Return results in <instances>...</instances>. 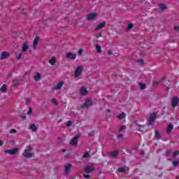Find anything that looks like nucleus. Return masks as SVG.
I'll use <instances>...</instances> for the list:
<instances>
[{
  "mask_svg": "<svg viewBox=\"0 0 179 179\" xmlns=\"http://www.w3.org/2000/svg\"><path fill=\"white\" fill-rule=\"evenodd\" d=\"M153 85H154V86H157V85H159V82H157V81H154V82H153Z\"/></svg>",
  "mask_w": 179,
  "mask_h": 179,
  "instance_id": "46",
  "label": "nucleus"
},
{
  "mask_svg": "<svg viewBox=\"0 0 179 179\" xmlns=\"http://www.w3.org/2000/svg\"><path fill=\"white\" fill-rule=\"evenodd\" d=\"M103 35L101 34H97L95 35L96 38H100Z\"/></svg>",
  "mask_w": 179,
  "mask_h": 179,
  "instance_id": "38",
  "label": "nucleus"
},
{
  "mask_svg": "<svg viewBox=\"0 0 179 179\" xmlns=\"http://www.w3.org/2000/svg\"><path fill=\"white\" fill-rule=\"evenodd\" d=\"M173 128L174 126L172 124H169L166 129V134H170L171 131H173Z\"/></svg>",
  "mask_w": 179,
  "mask_h": 179,
  "instance_id": "18",
  "label": "nucleus"
},
{
  "mask_svg": "<svg viewBox=\"0 0 179 179\" xmlns=\"http://www.w3.org/2000/svg\"><path fill=\"white\" fill-rule=\"evenodd\" d=\"M52 103H53V104H58L57 99H52Z\"/></svg>",
  "mask_w": 179,
  "mask_h": 179,
  "instance_id": "41",
  "label": "nucleus"
},
{
  "mask_svg": "<svg viewBox=\"0 0 179 179\" xmlns=\"http://www.w3.org/2000/svg\"><path fill=\"white\" fill-rule=\"evenodd\" d=\"M31 101V99H30V98H27L26 99V103L27 104H30Z\"/></svg>",
  "mask_w": 179,
  "mask_h": 179,
  "instance_id": "36",
  "label": "nucleus"
},
{
  "mask_svg": "<svg viewBox=\"0 0 179 179\" xmlns=\"http://www.w3.org/2000/svg\"><path fill=\"white\" fill-rule=\"evenodd\" d=\"M117 171H119V173H125L126 170H125V168L124 167H122V168H120Z\"/></svg>",
  "mask_w": 179,
  "mask_h": 179,
  "instance_id": "29",
  "label": "nucleus"
},
{
  "mask_svg": "<svg viewBox=\"0 0 179 179\" xmlns=\"http://www.w3.org/2000/svg\"><path fill=\"white\" fill-rule=\"evenodd\" d=\"M169 89H170V88H169V87H166V90H169Z\"/></svg>",
  "mask_w": 179,
  "mask_h": 179,
  "instance_id": "55",
  "label": "nucleus"
},
{
  "mask_svg": "<svg viewBox=\"0 0 179 179\" xmlns=\"http://www.w3.org/2000/svg\"><path fill=\"white\" fill-rule=\"evenodd\" d=\"M80 136L77 135L71 141V145L72 146H75V145H78V139H79Z\"/></svg>",
  "mask_w": 179,
  "mask_h": 179,
  "instance_id": "13",
  "label": "nucleus"
},
{
  "mask_svg": "<svg viewBox=\"0 0 179 179\" xmlns=\"http://www.w3.org/2000/svg\"><path fill=\"white\" fill-rule=\"evenodd\" d=\"M140 154L142 155V156H145V152L144 151H140Z\"/></svg>",
  "mask_w": 179,
  "mask_h": 179,
  "instance_id": "48",
  "label": "nucleus"
},
{
  "mask_svg": "<svg viewBox=\"0 0 179 179\" xmlns=\"http://www.w3.org/2000/svg\"><path fill=\"white\" fill-rule=\"evenodd\" d=\"M94 170V166H87L85 169V173H87V174H89V173H92V171H93Z\"/></svg>",
  "mask_w": 179,
  "mask_h": 179,
  "instance_id": "15",
  "label": "nucleus"
},
{
  "mask_svg": "<svg viewBox=\"0 0 179 179\" xmlns=\"http://www.w3.org/2000/svg\"><path fill=\"white\" fill-rule=\"evenodd\" d=\"M175 30H176V31H179V26L175 27Z\"/></svg>",
  "mask_w": 179,
  "mask_h": 179,
  "instance_id": "49",
  "label": "nucleus"
},
{
  "mask_svg": "<svg viewBox=\"0 0 179 179\" xmlns=\"http://www.w3.org/2000/svg\"><path fill=\"white\" fill-rule=\"evenodd\" d=\"M62 86H64V82H60L59 83H58L57 85V86L55 87V90H59V89H61V87H62Z\"/></svg>",
  "mask_w": 179,
  "mask_h": 179,
  "instance_id": "22",
  "label": "nucleus"
},
{
  "mask_svg": "<svg viewBox=\"0 0 179 179\" xmlns=\"http://www.w3.org/2000/svg\"><path fill=\"white\" fill-rule=\"evenodd\" d=\"M83 66L80 65L78 66L75 72H74V78H76V79H78V78H80V76H82V72H83Z\"/></svg>",
  "mask_w": 179,
  "mask_h": 179,
  "instance_id": "2",
  "label": "nucleus"
},
{
  "mask_svg": "<svg viewBox=\"0 0 179 179\" xmlns=\"http://www.w3.org/2000/svg\"><path fill=\"white\" fill-rule=\"evenodd\" d=\"M92 99H87L85 101V103H84L82 106V108H87L88 107H90V106H92Z\"/></svg>",
  "mask_w": 179,
  "mask_h": 179,
  "instance_id": "8",
  "label": "nucleus"
},
{
  "mask_svg": "<svg viewBox=\"0 0 179 179\" xmlns=\"http://www.w3.org/2000/svg\"><path fill=\"white\" fill-rule=\"evenodd\" d=\"M83 176L85 177V178H89L90 177V175H89V174H84Z\"/></svg>",
  "mask_w": 179,
  "mask_h": 179,
  "instance_id": "44",
  "label": "nucleus"
},
{
  "mask_svg": "<svg viewBox=\"0 0 179 179\" xmlns=\"http://www.w3.org/2000/svg\"><path fill=\"white\" fill-rule=\"evenodd\" d=\"M179 164L178 161H175L173 162V164L174 166V167L177 166V165Z\"/></svg>",
  "mask_w": 179,
  "mask_h": 179,
  "instance_id": "40",
  "label": "nucleus"
},
{
  "mask_svg": "<svg viewBox=\"0 0 179 179\" xmlns=\"http://www.w3.org/2000/svg\"><path fill=\"white\" fill-rule=\"evenodd\" d=\"M66 58H68V59H76V53L69 52L66 53Z\"/></svg>",
  "mask_w": 179,
  "mask_h": 179,
  "instance_id": "6",
  "label": "nucleus"
},
{
  "mask_svg": "<svg viewBox=\"0 0 179 179\" xmlns=\"http://www.w3.org/2000/svg\"><path fill=\"white\" fill-rule=\"evenodd\" d=\"M31 150H33V148L30 145H27L24 152V157H27V159H31V157L34 156V153L31 152Z\"/></svg>",
  "mask_w": 179,
  "mask_h": 179,
  "instance_id": "1",
  "label": "nucleus"
},
{
  "mask_svg": "<svg viewBox=\"0 0 179 179\" xmlns=\"http://www.w3.org/2000/svg\"><path fill=\"white\" fill-rule=\"evenodd\" d=\"M6 90V85H3L1 87V92H5Z\"/></svg>",
  "mask_w": 179,
  "mask_h": 179,
  "instance_id": "31",
  "label": "nucleus"
},
{
  "mask_svg": "<svg viewBox=\"0 0 179 179\" xmlns=\"http://www.w3.org/2000/svg\"><path fill=\"white\" fill-rule=\"evenodd\" d=\"M48 63L52 66H55V64H57V57L55 56L52 57L49 60Z\"/></svg>",
  "mask_w": 179,
  "mask_h": 179,
  "instance_id": "9",
  "label": "nucleus"
},
{
  "mask_svg": "<svg viewBox=\"0 0 179 179\" xmlns=\"http://www.w3.org/2000/svg\"><path fill=\"white\" fill-rule=\"evenodd\" d=\"M89 156H90V154H89V152H85V153L83 155V159H87V157H89Z\"/></svg>",
  "mask_w": 179,
  "mask_h": 179,
  "instance_id": "28",
  "label": "nucleus"
},
{
  "mask_svg": "<svg viewBox=\"0 0 179 179\" xmlns=\"http://www.w3.org/2000/svg\"><path fill=\"white\" fill-rule=\"evenodd\" d=\"M155 139H160V133H159V131L157 130L155 131Z\"/></svg>",
  "mask_w": 179,
  "mask_h": 179,
  "instance_id": "25",
  "label": "nucleus"
},
{
  "mask_svg": "<svg viewBox=\"0 0 179 179\" xmlns=\"http://www.w3.org/2000/svg\"><path fill=\"white\" fill-rule=\"evenodd\" d=\"M63 152H66V150H63Z\"/></svg>",
  "mask_w": 179,
  "mask_h": 179,
  "instance_id": "56",
  "label": "nucleus"
},
{
  "mask_svg": "<svg viewBox=\"0 0 179 179\" xmlns=\"http://www.w3.org/2000/svg\"><path fill=\"white\" fill-rule=\"evenodd\" d=\"M72 167H73V166H72L71 164H68L65 166V168H64V169H65L64 173H65V174H66V176H68V174H69V172L71 171V169H72Z\"/></svg>",
  "mask_w": 179,
  "mask_h": 179,
  "instance_id": "10",
  "label": "nucleus"
},
{
  "mask_svg": "<svg viewBox=\"0 0 179 179\" xmlns=\"http://www.w3.org/2000/svg\"><path fill=\"white\" fill-rule=\"evenodd\" d=\"M125 117H127V115L125 114V113H120L118 116L117 118L119 120H124V118H125Z\"/></svg>",
  "mask_w": 179,
  "mask_h": 179,
  "instance_id": "23",
  "label": "nucleus"
},
{
  "mask_svg": "<svg viewBox=\"0 0 179 179\" xmlns=\"http://www.w3.org/2000/svg\"><path fill=\"white\" fill-rule=\"evenodd\" d=\"M110 157H117L118 156V150H114L110 153Z\"/></svg>",
  "mask_w": 179,
  "mask_h": 179,
  "instance_id": "21",
  "label": "nucleus"
},
{
  "mask_svg": "<svg viewBox=\"0 0 179 179\" xmlns=\"http://www.w3.org/2000/svg\"><path fill=\"white\" fill-rule=\"evenodd\" d=\"M179 99L177 96H175L172 99V107L176 108L177 106H178Z\"/></svg>",
  "mask_w": 179,
  "mask_h": 179,
  "instance_id": "7",
  "label": "nucleus"
},
{
  "mask_svg": "<svg viewBox=\"0 0 179 179\" xmlns=\"http://www.w3.org/2000/svg\"><path fill=\"white\" fill-rule=\"evenodd\" d=\"M159 8H160L161 10H164L167 8V6L165 4H161L159 6Z\"/></svg>",
  "mask_w": 179,
  "mask_h": 179,
  "instance_id": "27",
  "label": "nucleus"
},
{
  "mask_svg": "<svg viewBox=\"0 0 179 179\" xmlns=\"http://www.w3.org/2000/svg\"><path fill=\"white\" fill-rule=\"evenodd\" d=\"M108 112H110V110H108Z\"/></svg>",
  "mask_w": 179,
  "mask_h": 179,
  "instance_id": "57",
  "label": "nucleus"
},
{
  "mask_svg": "<svg viewBox=\"0 0 179 179\" xmlns=\"http://www.w3.org/2000/svg\"><path fill=\"white\" fill-rule=\"evenodd\" d=\"M9 57V52H2L1 55V59H6Z\"/></svg>",
  "mask_w": 179,
  "mask_h": 179,
  "instance_id": "17",
  "label": "nucleus"
},
{
  "mask_svg": "<svg viewBox=\"0 0 179 179\" xmlns=\"http://www.w3.org/2000/svg\"><path fill=\"white\" fill-rule=\"evenodd\" d=\"M96 49L97 52H99V53L101 52V46H100V45H96Z\"/></svg>",
  "mask_w": 179,
  "mask_h": 179,
  "instance_id": "26",
  "label": "nucleus"
},
{
  "mask_svg": "<svg viewBox=\"0 0 179 179\" xmlns=\"http://www.w3.org/2000/svg\"><path fill=\"white\" fill-rule=\"evenodd\" d=\"M29 48H30V44L29 43V42L24 43L22 47V52H27Z\"/></svg>",
  "mask_w": 179,
  "mask_h": 179,
  "instance_id": "4",
  "label": "nucleus"
},
{
  "mask_svg": "<svg viewBox=\"0 0 179 179\" xmlns=\"http://www.w3.org/2000/svg\"><path fill=\"white\" fill-rule=\"evenodd\" d=\"M161 82L162 83V84L164 85V86H168L169 83H167V82H169V80H167V79H166V78H163Z\"/></svg>",
  "mask_w": 179,
  "mask_h": 179,
  "instance_id": "24",
  "label": "nucleus"
},
{
  "mask_svg": "<svg viewBox=\"0 0 179 179\" xmlns=\"http://www.w3.org/2000/svg\"><path fill=\"white\" fill-rule=\"evenodd\" d=\"M17 131L15 129H12L10 130V134H16Z\"/></svg>",
  "mask_w": 179,
  "mask_h": 179,
  "instance_id": "37",
  "label": "nucleus"
},
{
  "mask_svg": "<svg viewBox=\"0 0 179 179\" xmlns=\"http://www.w3.org/2000/svg\"><path fill=\"white\" fill-rule=\"evenodd\" d=\"M80 93L81 96H86L88 93L87 89L86 88V87H82L80 89Z\"/></svg>",
  "mask_w": 179,
  "mask_h": 179,
  "instance_id": "14",
  "label": "nucleus"
},
{
  "mask_svg": "<svg viewBox=\"0 0 179 179\" xmlns=\"http://www.w3.org/2000/svg\"><path fill=\"white\" fill-rule=\"evenodd\" d=\"M71 125H72V122L69 121V122H67V127H71Z\"/></svg>",
  "mask_w": 179,
  "mask_h": 179,
  "instance_id": "47",
  "label": "nucleus"
},
{
  "mask_svg": "<svg viewBox=\"0 0 179 179\" xmlns=\"http://www.w3.org/2000/svg\"><path fill=\"white\" fill-rule=\"evenodd\" d=\"M108 55H111V54H113V52H111V50H108Z\"/></svg>",
  "mask_w": 179,
  "mask_h": 179,
  "instance_id": "50",
  "label": "nucleus"
},
{
  "mask_svg": "<svg viewBox=\"0 0 179 179\" xmlns=\"http://www.w3.org/2000/svg\"><path fill=\"white\" fill-rule=\"evenodd\" d=\"M22 55H23V52H20L18 55H17V59H20L22 58Z\"/></svg>",
  "mask_w": 179,
  "mask_h": 179,
  "instance_id": "32",
  "label": "nucleus"
},
{
  "mask_svg": "<svg viewBox=\"0 0 179 179\" xmlns=\"http://www.w3.org/2000/svg\"><path fill=\"white\" fill-rule=\"evenodd\" d=\"M179 155V151H176L173 153V157H176V156H178Z\"/></svg>",
  "mask_w": 179,
  "mask_h": 179,
  "instance_id": "43",
  "label": "nucleus"
},
{
  "mask_svg": "<svg viewBox=\"0 0 179 179\" xmlns=\"http://www.w3.org/2000/svg\"><path fill=\"white\" fill-rule=\"evenodd\" d=\"M23 120H26V116H22Z\"/></svg>",
  "mask_w": 179,
  "mask_h": 179,
  "instance_id": "53",
  "label": "nucleus"
},
{
  "mask_svg": "<svg viewBox=\"0 0 179 179\" xmlns=\"http://www.w3.org/2000/svg\"><path fill=\"white\" fill-rule=\"evenodd\" d=\"M139 86H140V89H141V90H143V89H145V87H146V85L143 84V83H140V84H139Z\"/></svg>",
  "mask_w": 179,
  "mask_h": 179,
  "instance_id": "30",
  "label": "nucleus"
},
{
  "mask_svg": "<svg viewBox=\"0 0 179 179\" xmlns=\"http://www.w3.org/2000/svg\"><path fill=\"white\" fill-rule=\"evenodd\" d=\"M33 113V108H29V111L27 112V115H30Z\"/></svg>",
  "mask_w": 179,
  "mask_h": 179,
  "instance_id": "34",
  "label": "nucleus"
},
{
  "mask_svg": "<svg viewBox=\"0 0 179 179\" xmlns=\"http://www.w3.org/2000/svg\"><path fill=\"white\" fill-rule=\"evenodd\" d=\"M97 16H99L97 13H90L87 15V20H94V19H97Z\"/></svg>",
  "mask_w": 179,
  "mask_h": 179,
  "instance_id": "3",
  "label": "nucleus"
},
{
  "mask_svg": "<svg viewBox=\"0 0 179 179\" xmlns=\"http://www.w3.org/2000/svg\"><path fill=\"white\" fill-rule=\"evenodd\" d=\"M83 53V49H80L78 50V55H82Z\"/></svg>",
  "mask_w": 179,
  "mask_h": 179,
  "instance_id": "39",
  "label": "nucleus"
},
{
  "mask_svg": "<svg viewBox=\"0 0 179 179\" xmlns=\"http://www.w3.org/2000/svg\"><path fill=\"white\" fill-rule=\"evenodd\" d=\"M94 131H92L91 133H89V136H92V134H94Z\"/></svg>",
  "mask_w": 179,
  "mask_h": 179,
  "instance_id": "51",
  "label": "nucleus"
},
{
  "mask_svg": "<svg viewBox=\"0 0 179 179\" xmlns=\"http://www.w3.org/2000/svg\"><path fill=\"white\" fill-rule=\"evenodd\" d=\"M0 145H1V140H0Z\"/></svg>",
  "mask_w": 179,
  "mask_h": 179,
  "instance_id": "58",
  "label": "nucleus"
},
{
  "mask_svg": "<svg viewBox=\"0 0 179 179\" xmlns=\"http://www.w3.org/2000/svg\"><path fill=\"white\" fill-rule=\"evenodd\" d=\"M18 150H19V148H15L12 150H6L5 152H6V153H8V155H16V153H17Z\"/></svg>",
  "mask_w": 179,
  "mask_h": 179,
  "instance_id": "5",
  "label": "nucleus"
},
{
  "mask_svg": "<svg viewBox=\"0 0 179 179\" xmlns=\"http://www.w3.org/2000/svg\"><path fill=\"white\" fill-rule=\"evenodd\" d=\"M34 79L36 80V82H38V80L41 79V74H40V73H35Z\"/></svg>",
  "mask_w": 179,
  "mask_h": 179,
  "instance_id": "16",
  "label": "nucleus"
},
{
  "mask_svg": "<svg viewBox=\"0 0 179 179\" xmlns=\"http://www.w3.org/2000/svg\"><path fill=\"white\" fill-rule=\"evenodd\" d=\"M134 27V24H129L127 29L128 30H131V29H132Z\"/></svg>",
  "mask_w": 179,
  "mask_h": 179,
  "instance_id": "33",
  "label": "nucleus"
},
{
  "mask_svg": "<svg viewBox=\"0 0 179 179\" xmlns=\"http://www.w3.org/2000/svg\"><path fill=\"white\" fill-rule=\"evenodd\" d=\"M29 129H31V131H32L33 132H36V131H37V127L36 124H31L29 126Z\"/></svg>",
  "mask_w": 179,
  "mask_h": 179,
  "instance_id": "20",
  "label": "nucleus"
},
{
  "mask_svg": "<svg viewBox=\"0 0 179 179\" xmlns=\"http://www.w3.org/2000/svg\"><path fill=\"white\" fill-rule=\"evenodd\" d=\"M127 127L125 125H123L122 127H120V128L119 129V131H124V129H126Z\"/></svg>",
  "mask_w": 179,
  "mask_h": 179,
  "instance_id": "35",
  "label": "nucleus"
},
{
  "mask_svg": "<svg viewBox=\"0 0 179 179\" xmlns=\"http://www.w3.org/2000/svg\"><path fill=\"white\" fill-rule=\"evenodd\" d=\"M14 86H17V84L15 83V81L13 82Z\"/></svg>",
  "mask_w": 179,
  "mask_h": 179,
  "instance_id": "52",
  "label": "nucleus"
},
{
  "mask_svg": "<svg viewBox=\"0 0 179 179\" xmlns=\"http://www.w3.org/2000/svg\"><path fill=\"white\" fill-rule=\"evenodd\" d=\"M124 138V135H122V134H119V135H117V138H118V139H121V138Z\"/></svg>",
  "mask_w": 179,
  "mask_h": 179,
  "instance_id": "42",
  "label": "nucleus"
},
{
  "mask_svg": "<svg viewBox=\"0 0 179 179\" xmlns=\"http://www.w3.org/2000/svg\"><path fill=\"white\" fill-rule=\"evenodd\" d=\"M59 143H61V138H59Z\"/></svg>",
  "mask_w": 179,
  "mask_h": 179,
  "instance_id": "54",
  "label": "nucleus"
},
{
  "mask_svg": "<svg viewBox=\"0 0 179 179\" xmlns=\"http://www.w3.org/2000/svg\"><path fill=\"white\" fill-rule=\"evenodd\" d=\"M138 64H141V65L143 64V61L142 59L138 60Z\"/></svg>",
  "mask_w": 179,
  "mask_h": 179,
  "instance_id": "45",
  "label": "nucleus"
},
{
  "mask_svg": "<svg viewBox=\"0 0 179 179\" xmlns=\"http://www.w3.org/2000/svg\"><path fill=\"white\" fill-rule=\"evenodd\" d=\"M103 27H106V22L99 24L97 27L95 28V30H100V29H103Z\"/></svg>",
  "mask_w": 179,
  "mask_h": 179,
  "instance_id": "19",
  "label": "nucleus"
},
{
  "mask_svg": "<svg viewBox=\"0 0 179 179\" xmlns=\"http://www.w3.org/2000/svg\"><path fill=\"white\" fill-rule=\"evenodd\" d=\"M40 41V38L36 36L33 42V49L36 50L37 48V45H38V41Z\"/></svg>",
  "mask_w": 179,
  "mask_h": 179,
  "instance_id": "12",
  "label": "nucleus"
},
{
  "mask_svg": "<svg viewBox=\"0 0 179 179\" xmlns=\"http://www.w3.org/2000/svg\"><path fill=\"white\" fill-rule=\"evenodd\" d=\"M156 120V113H153L150 116V118L148 120V124L149 125H152L153 124L154 121Z\"/></svg>",
  "mask_w": 179,
  "mask_h": 179,
  "instance_id": "11",
  "label": "nucleus"
}]
</instances>
